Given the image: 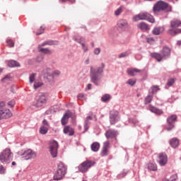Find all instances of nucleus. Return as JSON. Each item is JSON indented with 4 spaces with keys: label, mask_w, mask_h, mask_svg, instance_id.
I'll use <instances>...</instances> for the list:
<instances>
[{
    "label": "nucleus",
    "mask_w": 181,
    "mask_h": 181,
    "mask_svg": "<svg viewBox=\"0 0 181 181\" xmlns=\"http://www.w3.org/2000/svg\"><path fill=\"white\" fill-rule=\"evenodd\" d=\"M105 68V64L104 63H102L101 65L97 68L90 67V81L93 83L95 86H100V81L101 78H103Z\"/></svg>",
    "instance_id": "1"
},
{
    "label": "nucleus",
    "mask_w": 181,
    "mask_h": 181,
    "mask_svg": "<svg viewBox=\"0 0 181 181\" xmlns=\"http://www.w3.org/2000/svg\"><path fill=\"white\" fill-rule=\"evenodd\" d=\"M170 48L164 47L160 53L153 52L151 54V57L156 59L157 62H162V60H166L170 57Z\"/></svg>",
    "instance_id": "2"
},
{
    "label": "nucleus",
    "mask_w": 181,
    "mask_h": 181,
    "mask_svg": "<svg viewBox=\"0 0 181 181\" xmlns=\"http://www.w3.org/2000/svg\"><path fill=\"white\" fill-rule=\"evenodd\" d=\"M67 172V166L64 165L62 162H60L58 164V169L57 170V173L54 175V180H62L63 177H64V175H66Z\"/></svg>",
    "instance_id": "3"
},
{
    "label": "nucleus",
    "mask_w": 181,
    "mask_h": 181,
    "mask_svg": "<svg viewBox=\"0 0 181 181\" xmlns=\"http://www.w3.org/2000/svg\"><path fill=\"white\" fill-rule=\"evenodd\" d=\"M47 103V96L46 93H40L35 98V102L33 103V105L36 108H40L43 107L45 104Z\"/></svg>",
    "instance_id": "4"
},
{
    "label": "nucleus",
    "mask_w": 181,
    "mask_h": 181,
    "mask_svg": "<svg viewBox=\"0 0 181 181\" xmlns=\"http://www.w3.org/2000/svg\"><path fill=\"white\" fill-rule=\"evenodd\" d=\"M13 155L10 148H6L0 154V162L1 163H9L12 160Z\"/></svg>",
    "instance_id": "5"
},
{
    "label": "nucleus",
    "mask_w": 181,
    "mask_h": 181,
    "mask_svg": "<svg viewBox=\"0 0 181 181\" xmlns=\"http://www.w3.org/2000/svg\"><path fill=\"white\" fill-rule=\"evenodd\" d=\"M179 26H181V21L180 20H173L170 22V28L168 30V33L171 36H175V35H178V33H181V29L177 28H179Z\"/></svg>",
    "instance_id": "6"
},
{
    "label": "nucleus",
    "mask_w": 181,
    "mask_h": 181,
    "mask_svg": "<svg viewBox=\"0 0 181 181\" xmlns=\"http://www.w3.org/2000/svg\"><path fill=\"white\" fill-rule=\"evenodd\" d=\"M94 165H95V162L93 160H86L78 166V169L81 173H86L88 172V170L93 168Z\"/></svg>",
    "instance_id": "7"
},
{
    "label": "nucleus",
    "mask_w": 181,
    "mask_h": 181,
    "mask_svg": "<svg viewBox=\"0 0 181 181\" xmlns=\"http://www.w3.org/2000/svg\"><path fill=\"white\" fill-rule=\"evenodd\" d=\"M167 8L169 11H172V6H169L168 3L159 1L153 6V11L154 13H156V12H159V11H165Z\"/></svg>",
    "instance_id": "8"
},
{
    "label": "nucleus",
    "mask_w": 181,
    "mask_h": 181,
    "mask_svg": "<svg viewBox=\"0 0 181 181\" xmlns=\"http://www.w3.org/2000/svg\"><path fill=\"white\" fill-rule=\"evenodd\" d=\"M18 155H19L20 156H23L25 160H29V159H35L37 154L32 149H28L25 151H18Z\"/></svg>",
    "instance_id": "9"
},
{
    "label": "nucleus",
    "mask_w": 181,
    "mask_h": 181,
    "mask_svg": "<svg viewBox=\"0 0 181 181\" xmlns=\"http://www.w3.org/2000/svg\"><path fill=\"white\" fill-rule=\"evenodd\" d=\"M57 149H59V144L57 141L52 140L49 143V152L52 158H57Z\"/></svg>",
    "instance_id": "10"
},
{
    "label": "nucleus",
    "mask_w": 181,
    "mask_h": 181,
    "mask_svg": "<svg viewBox=\"0 0 181 181\" xmlns=\"http://www.w3.org/2000/svg\"><path fill=\"white\" fill-rule=\"evenodd\" d=\"M119 121V113L117 110H112L110 112V122L112 125L117 124Z\"/></svg>",
    "instance_id": "11"
},
{
    "label": "nucleus",
    "mask_w": 181,
    "mask_h": 181,
    "mask_svg": "<svg viewBox=\"0 0 181 181\" xmlns=\"http://www.w3.org/2000/svg\"><path fill=\"white\" fill-rule=\"evenodd\" d=\"M176 119H177V116L176 115H172L167 118V122L168 124V127L166 128L167 131H172L173 128H175V122H176Z\"/></svg>",
    "instance_id": "12"
},
{
    "label": "nucleus",
    "mask_w": 181,
    "mask_h": 181,
    "mask_svg": "<svg viewBox=\"0 0 181 181\" xmlns=\"http://www.w3.org/2000/svg\"><path fill=\"white\" fill-rule=\"evenodd\" d=\"M158 163L160 166H165L168 163V156L165 153H160L158 156Z\"/></svg>",
    "instance_id": "13"
},
{
    "label": "nucleus",
    "mask_w": 181,
    "mask_h": 181,
    "mask_svg": "<svg viewBox=\"0 0 181 181\" xmlns=\"http://www.w3.org/2000/svg\"><path fill=\"white\" fill-rule=\"evenodd\" d=\"M148 16L149 13L147 12L140 13L139 14L136 15L133 17V21L134 22H138V21H146Z\"/></svg>",
    "instance_id": "14"
},
{
    "label": "nucleus",
    "mask_w": 181,
    "mask_h": 181,
    "mask_svg": "<svg viewBox=\"0 0 181 181\" xmlns=\"http://www.w3.org/2000/svg\"><path fill=\"white\" fill-rule=\"evenodd\" d=\"M118 135V132L114 129H109L105 132V136L108 139L110 138H115Z\"/></svg>",
    "instance_id": "15"
},
{
    "label": "nucleus",
    "mask_w": 181,
    "mask_h": 181,
    "mask_svg": "<svg viewBox=\"0 0 181 181\" xmlns=\"http://www.w3.org/2000/svg\"><path fill=\"white\" fill-rule=\"evenodd\" d=\"M117 26L119 29H127L128 28V21L124 19L119 20L117 22Z\"/></svg>",
    "instance_id": "16"
},
{
    "label": "nucleus",
    "mask_w": 181,
    "mask_h": 181,
    "mask_svg": "<svg viewBox=\"0 0 181 181\" xmlns=\"http://www.w3.org/2000/svg\"><path fill=\"white\" fill-rule=\"evenodd\" d=\"M12 117V113L11 112V110L9 109H4L2 110L1 113V119L3 118H11Z\"/></svg>",
    "instance_id": "17"
},
{
    "label": "nucleus",
    "mask_w": 181,
    "mask_h": 181,
    "mask_svg": "<svg viewBox=\"0 0 181 181\" xmlns=\"http://www.w3.org/2000/svg\"><path fill=\"white\" fill-rule=\"evenodd\" d=\"M165 28L163 27H156L153 29L152 33L153 35H158L160 33H163Z\"/></svg>",
    "instance_id": "18"
},
{
    "label": "nucleus",
    "mask_w": 181,
    "mask_h": 181,
    "mask_svg": "<svg viewBox=\"0 0 181 181\" xmlns=\"http://www.w3.org/2000/svg\"><path fill=\"white\" fill-rule=\"evenodd\" d=\"M58 76H60V71H54L51 74H47V78L48 80H53L54 78H56Z\"/></svg>",
    "instance_id": "19"
},
{
    "label": "nucleus",
    "mask_w": 181,
    "mask_h": 181,
    "mask_svg": "<svg viewBox=\"0 0 181 181\" xmlns=\"http://www.w3.org/2000/svg\"><path fill=\"white\" fill-rule=\"evenodd\" d=\"M170 145L172 148H177L179 146V139L176 137L170 140Z\"/></svg>",
    "instance_id": "20"
},
{
    "label": "nucleus",
    "mask_w": 181,
    "mask_h": 181,
    "mask_svg": "<svg viewBox=\"0 0 181 181\" xmlns=\"http://www.w3.org/2000/svg\"><path fill=\"white\" fill-rule=\"evenodd\" d=\"M64 134H66V135H69V136H72V135H74V130L73 128L66 126L64 129Z\"/></svg>",
    "instance_id": "21"
},
{
    "label": "nucleus",
    "mask_w": 181,
    "mask_h": 181,
    "mask_svg": "<svg viewBox=\"0 0 181 181\" xmlns=\"http://www.w3.org/2000/svg\"><path fill=\"white\" fill-rule=\"evenodd\" d=\"M90 148L93 152H98L100 151V143L93 142L90 146Z\"/></svg>",
    "instance_id": "22"
},
{
    "label": "nucleus",
    "mask_w": 181,
    "mask_h": 181,
    "mask_svg": "<svg viewBox=\"0 0 181 181\" xmlns=\"http://www.w3.org/2000/svg\"><path fill=\"white\" fill-rule=\"evenodd\" d=\"M153 99V93H151V91L148 92V95L144 99V104H150V103L152 102V100Z\"/></svg>",
    "instance_id": "23"
},
{
    "label": "nucleus",
    "mask_w": 181,
    "mask_h": 181,
    "mask_svg": "<svg viewBox=\"0 0 181 181\" xmlns=\"http://www.w3.org/2000/svg\"><path fill=\"white\" fill-rule=\"evenodd\" d=\"M137 28L140 29L141 30H149V25L148 24L141 22L138 24Z\"/></svg>",
    "instance_id": "24"
},
{
    "label": "nucleus",
    "mask_w": 181,
    "mask_h": 181,
    "mask_svg": "<svg viewBox=\"0 0 181 181\" xmlns=\"http://www.w3.org/2000/svg\"><path fill=\"white\" fill-rule=\"evenodd\" d=\"M69 118H70V113L69 112L65 113L61 119V122L62 125H66V124H67V121H69Z\"/></svg>",
    "instance_id": "25"
},
{
    "label": "nucleus",
    "mask_w": 181,
    "mask_h": 181,
    "mask_svg": "<svg viewBox=\"0 0 181 181\" xmlns=\"http://www.w3.org/2000/svg\"><path fill=\"white\" fill-rule=\"evenodd\" d=\"M38 52L44 53V54H52V50L49 49V48L40 47V45L38 46Z\"/></svg>",
    "instance_id": "26"
},
{
    "label": "nucleus",
    "mask_w": 181,
    "mask_h": 181,
    "mask_svg": "<svg viewBox=\"0 0 181 181\" xmlns=\"http://www.w3.org/2000/svg\"><path fill=\"white\" fill-rule=\"evenodd\" d=\"M139 72H141V70L135 68L127 69V74H129V76H131L132 77H134V76H135V73H139Z\"/></svg>",
    "instance_id": "27"
},
{
    "label": "nucleus",
    "mask_w": 181,
    "mask_h": 181,
    "mask_svg": "<svg viewBox=\"0 0 181 181\" xmlns=\"http://www.w3.org/2000/svg\"><path fill=\"white\" fill-rule=\"evenodd\" d=\"M73 39L76 42V43H79L81 45V44H84V42H86V38L83 37H74Z\"/></svg>",
    "instance_id": "28"
},
{
    "label": "nucleus",
    "mask_w": 181,
    "mask_h": 181,
    "mask_svg": "<svg viewBox=\"0 0 181 181\" xmlns=\"http://www.w3.org/2000/svg\"><path fill=\"white\" fill-rule=\"evenodd\" d=\"M8 67H19L21 65L19 64V62L15 61V60H10L8 62Z\"/></svg>",
    "instance_id": "29"
},
{
    "label": "nucleus",
    "mask_w": 181,
    "mask_h": 181,
    "mask_svg": "<svg viewBox=\"0 0 181 181\" xmlns=\"http://www.w3.org/2000/svg\"><path fill=\"white\" fill-rule=\"evenodd\" d=\"M150 111L151 112H153L154 114H156L157 115H160V114H163V111H162V110L153 107H150Z\"/></svg>",
    "instance_id": "30"
},
{
    "label": "nucleus",
    "mask_w": 181,
    "mask_h": 181,
    "mask_svg": "<svg viewBox=\"0 0 181 181\" xmlns=\"http://www.w3.org/2000/svg\"><path fill=\"white\" fill-rule=\"evenodd\" d=\"M91 119H93V117H91V116H88L86 117V119L85 120V123H84L85 132L88 131V122H90V121H91Z\"/></svg>",
    "instance_id": "31"
},
{
    "label": "nucleus",
    "mask_w": 181,
    "mask_h": 181,
    "mask_svg": "<svg viewBox=\"0 0 181 181\" xmlns=\"http://www.w3.org/2000/svg\"><path fill=\"white\" fill-rule=\"evenodd\" d=\"M148 168L150 170H153V172H155V170H157L158 169V167L156 166V165L153 163H148Z\"/></svg>",
    "instance_id": "32"
},
{
    "label": "nucleus",
    "mask_w": 181,
    "mask_h": 181,
    "mask_svg": "<svg viewBox=\"0 0 181 181\" xmlns=\"http://www.w3.org/2000/svg\"><path fill=\"white\" fill-rule=\"evenodd\" d=\"M47 131H49V127L42 126L40 128V133L42 134V135H45V134H47Z\"/></svg>",
    "instance_id": "33"
},
{
    "label": "nucleus",
    "mask_w": 181,
    "mask_h": 181,
    "mask_svg": "<svg viewBox=\"0 0 181 181\" xmlns=\"http://www.w3.org/2000/svg\"><path fill=\"white\" fill-rule=\"evenodd\" d=\"M124 6H121L120 7H119L115 11V16H119V15H121V13H122V11L124 9Z\"/></svg>",
    "instance_id": "34"
},
{
    "label": "nucleus",
    "mask_w": 181,
    "mask_h": 181,
    "mask_svg": "<svg viewBox=\"0 0 181 181\" xmlns=\"http://www.w3.org/2000/svg\"><path fill=\"white\" fill-rule=\"evenodd\" d=\"M175 84V78H170L167 81V84L165 86V88H168V87H172Z\"/></svg>",
    "instance_id": "35"
},
{
    "label": "nucleus",
    "mask_w": 181,
    "mask_h": 181,
    "mask_svg": "<svg viewBox=\"0 0 181 181\" xmlns=\"http://www.w3.org/2000/svg\"><path fill=\"white\" fill-rule=\"evenodd\" d=\"M53 45H54V42L46 41V42H42L41 45H39L38 46H40V47H43V46H46V45L52 46Z\"/></svg>",
    "instance_id": "36"
},
{
    "label": "nucleus",
    "mask_w": 181,
    "mask_h": 181,
    "mask_svg": "<svg viewBox=\"0 0 181 181\" xmlns=\"http://www.w3.org/2000/svg\"><path fill=\"white\" fill-rule=\"evenodd\" d=\"M126 84H129V86H135V84H136V80L133 78L128 79Z\"/></svg>",
    "instance_id": "37"
},
{
    "label": "nucleus",
    "mask_w": 181,
    "mask_h": 181,
    "mask_svg": "<svg viewBox=\"0 0 181 181\" xmlns=\"http://www.w3.org/2000/svg\"><path fill=\"white\" fill-rule=\"evenodd\" d=\"M159 90V88L158 87V86H154L153 87H151V90H149L151 92V94H155V93H157Z\"/></svg>",
    "instance_id": "38"
},
{
    "label": "nucleus",
    "mask_w": 181,
    "mask_h": 181,
    "mask_svg": "<svg viewBox=\"0 0 181 181\" xmlns=\"http://www.w3.org/2000/svg\"><path fill=\"white\" fill-rule=\"evenodd\" d=\"M44 59H45V55L40 54V55H38L35 58V61L37 62V63H40V62H43Z\"/></svg>",
    "instance_id": "39"
},
{
    "label": "nucleus",
    "mask_w": 181,
    "mask_h": 181,
    "mask_svg": "<svg viewBox=\"0 0 181 181\" xmlns=\"http://www.w3.org/2000/svg\"><path fill=\"white\" fill-rule=\"evenodd\" d=\"M43 86V83L42 82H35L33 85L34 90H37L40 87H42Z\"/></svg>",
    "instance_id": "40"
},
{
    "label": "nucleus",
    "mask_w": 181,
    "mask_h": 181,
    "mask_svg": "<svg viewBox=\"0 0 181 181\" xmlns=\"http://www.w3.org/2000/svg\"><path fill=\"white\" fill-rule=\"evenodd\" d=\"M110 96L108 94H105L102 98H101V100L103 101V103H107V101H108V100H110Z\"/></svg>",
    "instance_id": "41"
},
{
    "label": "nucleus",
    "mask_w": 181,
    "mask_h": 181,
    "mask_svg": "<svg viewBox=\"0 0 181 181\" xmlns=\"http://www.w3.org/2000/svg\"><path fill=\"white\" fill-rule=\"evenodd\" d=\"M146 21H148V22H150V23H155V18H153V16H152L149 13H148V17H147Z\"/></svg>",
    "instance_id": "42"
},
{
    "label": "nucleus",
    "mask_w": 181,
    "mask_h": 181,
    "mask_svg": "<svg viewBox=\"0 0 181 181\" xmlns=\"http://www.w3.org/2000/svg\"><path fill=\"white\" fill-rule=\"evenodd\" d=\"M128 56H129V52H122L121 54H119V59H122Z\"/></svg>",
    "instance_id": "43"
},
{
    "label": "nucleus",
    "mask_w": 181,
    "mask_h": 181,
    "mask_svg": "<svg viewBox=\"0 0 181 181\" xmlns=\"http://www.w3.org/2000/svg\"><path fill=\"white\" fill-rule=\"evenodd\" d=\"M81 46L82 47L83 53H87V52H88V46H87L86 43L83 42V44H81Z\"/></svg>",
    "instance_id": "44"
},
{
    "label": "nucleus",
    "mask_w": 181,
    "mask_h": 181,
    "mask_svg": "<svg viewBox=\"0 0 181 181\" xmlns=\"http://www.w3.org/2000/svg\"><path fill=\"white\" fill-rule=\"evenodd\" d=\"M35 77H36V74H32L31 75H30L29 81L30 84H32V83L35 81Z\"/></svg>",
    "instance_id": "45"
},
{
    "label": "nucleus",
    "mask_w": 181,
    "mask_h": 181,
    "mask_svg": "<svg viewBox=\"0 0 181 181\" xmlns=\"http://www.w3.org/2000/svg\"><path fill=\"white\" fill-rule=\"evenodd\" d=\"M107 155H108V148H103L102 152H101V156H107Z\"/></svg>",
    "instance_id": "46"
},
{
    "label": "nucleus",
    "mask_w": 181,
    "mask_h": 181,
    "mask_svg": "<svg viewBox=\"0 0 181 181\" xmlns=\"http://www.w3.org/2000/svg\"><path fill=\"white\" fill-rule=\"evenodd\" d=\"M129 121L131 124H134V125H138L139 124V122L136 119H129Z\"/></svg>",
    "instance_id": "47"
},
{
    "label": "nucleus",
    "mask_w": 181,
    "mask_h": 181,
    "mask_svg": "<svg viewBox=\"0 0 181 181\" xmlns=\"http://www.w3.org/2000/svg\"><path fill=\"white\" fill-rule=\"evenodd\" d=\"M9 80H11V75H6L4 78L1 79V81H3V83H5V81H9Z\"/></svg>",
    "instance_id": "48"
},
{
    "label": "nucleus",
    "mask_w": 181,
    "mask_h": 181,
    "mask_svg": "<svg viewBox=\"0 0 181 181\" xmlns=\"http://www.w3.org/2000/svg\"><path fill=\"white\" fill-rule=\"evenodd\" d=\"M100 53H101V49L98 47L94 49V54H95L96 56H98V54H100Z\"/></svg>",
    "instance_id": "49"
},
{
    "label": "nucleus",
    "mask_w": 181,
    "mask_h": 181,
    "mask_svg": "<svg viewBox=\"0 0 181 181\" xmlns=\"http://www.w3.org/2000/svg\"><path fill=\"white\" fill-rule=\"evenodd\" d=\"M147 42L150 45H152V43H153L155 42V38H153V37H150L147 38Z\"/></svg>",
    "instance_id": "50"
},
{
    "label": "nucleus",
    "mask_w": 181,
    "mask_h": 181,
    "mask_svg": "<svg viewBox=\"0 0 181 181\" xmlns=\"http://www.w3.org/2000/svg\"><path fill=\"white\" fill-rule=\"evenodd\" d=\"M45 32V27L41 26L40 30H38L36 33V35H42Z\"/></svg>",
    "instance_id": "51"
},
{
    "label": "nucleus",
    "mask_w": 181,
    "mask_h": 181,
    "mask_svg": "<svg viewBox=\"0 0 181 181\" xmlns=\"http://www.w3.org/2000/svg\"><path fill=\"white\" fill-rule=\"evenodd\" d=\"M42 127H45L46 128H49V122H47V120L44 119L42 121Z\"/></svg>",
    "instance_id": "52"
},
{
    "label": "nucleus",
    "mask_w": 181,
    "mask_h": 181,
    "mask_svg": "<svg viewBox=\"0 0 181 181\" xmlns=\"http://www.w3.org/2000/svg\"><path fill=\"white\" fill-rule=\"evenodd\" d=\"M6 42L10 47H13L14 46L13 41H12L11 40H8L6 41Z\"/></svg>",
    "instance_id": "53"
},
{
    "label": "nucleus",
    "mask_w": 181,
    "mask_h": 181,
    "mask_svg": "<svg viewBox=\"0 0 181 181\" xmlns=\"http://www.w3.org/2000/svg\"><path fill=\"white\" fill-rule=\"evenodd\" d=\"M176 180H177V175H172L170 178V181H176Z\"/></svg>",
    "instance_id": "54"
},
{
    "label": "nucleus",
    "mask_w": 181,
    "mask_h": 181,
    "mask_svg": "<svg viewBox=\"0 0 181 181\" xmlns=\"http://www.w3.org/2000/svg\"><path fill=\"white\" fill-rule=\"evenodd\" d=\"M8 107H11L12 108V107H13L15 105V100H11L8 103Z\"/></svg>",
    "instance_id": "55"
},
{
    "label": "nucleus",
    "mask_w": 181,
    "mask_h": 181,
    "mask_svg": "<svg viewBox=\"0 0 181 181\" xmlns=\"http://www.w3.org/2000/svg\"><path fill=\"white\" fill-rule=\"evenodd\" d=\"M108 146H110V142L106 141V142L104 143L103 148L108 149Z\"/></svg>",
    "instance_id": "56"
},
{
    "label": "nucleus",
    "mask_w": 181,
    "mask_h": 181,
    "mask_svg": "<svg viewBox=\"0 0 181 181\" xmlns=\"http://www.w3.org/2000/svg\"><path fill=\"white\" fill-rule=\"evenodd\" d=\"M4 173H5V168L3 165H0V174L4 175Z\"/></svg>",
    "instance_id": "57"
},
{
    "label": "nucleus",
    "mask_w": 181,
    "mask_h": 181,
    "mask_svg": "<svg viewBox=\"0 0 181 181\" xmlns=\"http://www.w3.org/2000/svg\"><path fill=\"white\" fill-rule=\"evenodd\" d=\"M61 2H67V1L69 2H71V4H74V2H76V0H60Z\"/></svg>",
    "instance_id": "58"
},
{
    "label": "nucleus",
    "mask_w": 181,
    "mask_h": 181,
    "mask_svg": "<svg viewBox=\"0 0 181 181\" xmlns=\"http://www.w3.org/2000/svg\"><path fill=\"white\" fill-rule=\"evenodd\" d=\"M84 98V94H83V93H79L78 95V100H81L82 98Z\"/></svg>",
    "instance_id": "59"
},
{
    "label": "nucleus",
    "mask_w": 181,
    "mask_h": 181,
    "mask_svg": "<svg viewBox=\"0 0 181 181\" xmlns=\"http://www.w3.org/2000/svg\"><path fill=\"white\" fill-rule=\"evenodd\" d=\"M85 64H90V58H87L85 62H84Z\"/></svg>",
    "instance_id": "60"
},
{
    "label": "nucleus",
    "mask_w": 181,
    "mask_h": 181,
    "mask_svg": "<svg viewBox=\"0 0 181 181\" xmlns=\"http://www.w3.org/2000/svg\"><path fill=\"white\" fill-rule=\"evenodd\" d=\"M4 105H5V102L4 101L0 102V108H3Z\"/></svg>",
    "instance_id": "61"
},
{
    "label": "nucleus",
    "mask_w": 181,
    "mask_h": 181,
    "mask_svg": "<svg viewBox=\"0 0 181 181\" xmlns=\"http://www.w3.org/2000/svg\"><path fill=\"white\" fill-rule=\"evenodd\" d=\"M91 87H93V85H91L90 83H88V84L87 85V88H88V90H91Z\"/></svg>",
    "instance_id": "62"
},
{
    "label": "nucleus",
    "mask_w": 181,
    "mask_h": 181,
    "mask_svg": "<svg viewBox=\"0 0 181 181\" xmlns=\"http://www.w3.org/2000/svg\"><path fill=\"white\" fill-rule=\"evenodd\" d=\"M0 119H2V110H0Z\"/></svg>",
    "instance_id": "63"
},
{
    "label": "nucleus",
    "mask_w": 181,
    "mask_h": 181,
    "mask_svg": "<svg viewBox=\"0 0 181 181\" xmlns=\"http://www.w3.org/2000/svg\"><path fill=\"white\" fill-rule=\"evenodd\" d=\"M162 181H169V180H168V179H164V180H163Z\"/></svg>",
    "instance_id": "64"
}]
</instances>
